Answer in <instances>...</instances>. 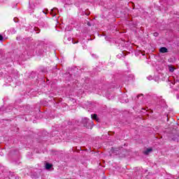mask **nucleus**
Listing matches in <instances>:
<instances>
[{
  "instance_id": "1",
  "label": "nucleus",
  "mask_w": 179,
  "mask_h": 179,
  "mask_svg": "<svg viewBox=\"0 0 179 179\" xmlns=\"http://www.w3.org/2000/svg\"><path fill=\"white\" fill-rule=\"evenodd\" d=\"M91 118L92 120H94L95 121H97V122L100 121V119L99 118V117H97V114H92Z\"/></svg>"
},
{
  "instance_id": "2",
  "label": "nucleus",
  "mask_w": 179,
  "mask_h": 179,
  "mask_svg": "<svg viewBox=\"0 0 179 179\" xmlns=\"http://www.w3.org/2000/svg\"><path fill=\"white\" fill-rule=\"evenodd\" d=\"M168 52L169 50L166 49V48L162 47L159 49V52H162V54H164Z\"/></svg>"
},
{
  "instance_id": "3",
  "label": "nucleus",
  "mask_w": 179,
  "mask_h": 179,
  "mask_svg": "<svg viewBox=\"0 0 179 179\" xmlns=\"http://www.w3.org/2000/svg\"><path fill=\"white\" fill-rule=\"evenodd\" d=\"M57 12H58V9L57 8H53L51 10V15L52 16H55L57 15Z\"/></svg>"
},
{
  "instance_id": "4",
  "label": "nucleus",
  "mask_w": 179,
  "mask_h": 179,
  "mask_svg": "<svg viewBox=\"0 0 179 179\" xmlns=\"http://www.w3.org/2000/svg\"><path fill=\"white\" fill-rule=\"evenodd\" d=\"M52 164L46 163V164H45L46 170H50V169H52Z\"/></svg>"
},
{
  "instance_id": "5",
  "label": "nucleus",
  "mask_w": 179,
  "mask_h": 179,
  "mask_svg": "<svg viewBox=\"0 0 179 179\" xmlns=\"http://www.w3.org/2000/svg\"><path fill=\"white\" fill-rule=\"evenodd\" d=\"M152 150H153L152 148H148L145 151H144V155H149Z\"/></svg>"
},
{
  "instance_id": "6",
  "label": "nucleus",
  "mask_w": 179,
  "mask_h": 179,
  "mask_svg": "<svg viewBox=\"0 0 179 179\" xmlns=\"http://www.w3.org/2000/svg\"><path fill=\"white\" fill-rule=\"evenodd\" d=\"M176 71V68H170L169 69V72H174Z\"/></svg>"
},
{
  "instance_id": "7",
  "label": "nucleus",
  "mask_w": 179,
  "mask_h": 179,
  "mask_svg": "<svg viewBox=\"0 0 179 179\" xmlns=\"http://www.w3.org/2000/svg\"><path fill=\"white\" fill-rule=\"evenodd\" d=\"M2 40H3V36H2V35H0V41H2Z\"/></svg>"
},
{
  "instance_id": "8",
  "label": "nucleus",
  "mask_w": 179,
  "mask_h": 179,
  "mask_svg": "<svg viewBox=\"0 0 179 179\" xmlns=\"http://www.w3.org/2000/svg\"><path fill=\"white\" fill-rule=\"evenodd\" d=\"M110 150H111L112 153H114V148H112Z\"/></svg>"
},
{
  "instance_id": "9",
  "label": "nucleus",
  "mask_w": 179,
  "mask_h": 179,
  "mask_svg": "<svg viewBox=\"0 0 179 179\" xmlns=\"http://www.w3.org/2000/svg\"><path fill=\"white\" fill-rule=\"evenodd\" d=\"M14 22H15V23H17V18H14Z\"/></svg>"
},
{
  "instance_id": "10",
  "label": "nucleus",
  "mask_w": 179,
  "mask_h": 179,
  "mask_svg": "<svg viewBox=\"0 0 179 179\" xmlns=\"http://www.w3.org/2000/svg\"><path fill=\"white\" fill-rule=\"evenodd\" d=\"M157 35H158V34H157V32L154 34V36H155V37H157Z\"/></svg>"
},
{
  "instance_id": "11",
  "label": "nucleus",
  "mask_w": 179,
  "mask_h": 179,
  "mask_svg": "<svg viewBox=\"0 0 179 179\" xmlns=\"http://www.w3.org/2000/svg\"><path fill=\"white\" fill-rule=\"evenodd\" d=\"M76 43H78V42H73V44H76Z\"/></svg>"
},
{
  "instance_id": "12",
  "label": "nucleus",
  "mask_w": 179,
  "mask_h": 179,
  "mask_svg": "<svg viewBox=\"0 0 179 179\" xmlns=\"http://www.w3.org/2000/svg\"><path fill=\"white\" fill-rule=\"evenodd\" d=\"M2 64H5V62H2Z\"/></svg>"
},
{
  "instance_id": "13",
  "label": "nucleus",
  "mask_w": 179,
  "mask_h": 179,
  "mask_svg": "<svg viewBox=\"0 0 179 179\" xmlns=\"http://www.w3.org/2000/svg\"><path fill=\"white\" fill-rule=\"evenodd\" d=\"M169 68H173V66H169Z\"/></svg>"
},
{
  "instance_id": "14",
  "label": "nucleus",
  "mask_w": 179,
  "mask_h": 179,
  "mask_svg": "<svg viewBox=\"0 0 179 179\" xmlns=\"http://www.w3.org/2000/svg\"><path fill=\"white\" fill-rule=\"evenodd\" d=\"M92 57H94V55H92Z\"/></svg>"
}]
</instances>
